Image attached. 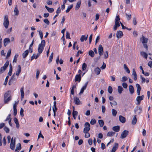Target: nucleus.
Segmentation results:
<instances>
[{"label": "nucleus", "mask_w": 152, "mask_h": 152, "mask_svg": "<svg viewBox=\"0 0 152 152\" xmlns=\"http://www.w3.org/2000/svg\"><path fill=\"white\" fill-rule=\"evenodd\" d=\"M23 89L24 87H22L21 88L20 90L21 94V100H23L24 96V93Z\"/></svg>", "instance_id": "f8f14e48"}, {"label": "nucleus", "mask_w": 152, "mask_h": 152, "mask_svg": "<svg viewBox=\"0 0 152 152\" xmlns=\"http://www.w3.org/2000/svg\"><path fill=\"white\" fill-rule=\"evenodd\" d=\"M81 80V77L80 76V74H79V75H76L75 76V81L77 82L78 81L79 82Z\"/></svg>", "instance_id": "dca6fc26"}, {"label": "nucleus", "mask_w": 152, "mask_h": 152, "mask_svg": "<svg viewBox=\"0 0 152 152\" xmlns=\"http://www.w3.org/2000/svg\"><path fill=\"white\" fill-rule=\"evenodd\" d=\"M136 87L137 88V92L138 96H139L140 94V92L141 89V88L139 84H136Z\"/></svg>", "instance_id": "2eb2a0df"}, {"label": "nucleus", "mask_w": 152, "mask_h": 152, "mask_svg": "<svg viewBox=\"0 0 152 152\" xmlns=\"http://www.w3.org/2000/svg\"><path fill=\"white\" fill-rule=\"evenodd\" d=\"M144 95H142L141 96H137L136 99V100L137 102L136 104L137 105H139L140 103V102L141 100H143L144 98Z\"/></svg>", "instance_id": "423d86ee"}, {"label": "nucleus", "mask_w": 152, "mask_h": 152, "mask_svg": "<svg viewBox=\"0 0 152 152\" xmlns=\"http://www.w3.org/2000/svg\"><path fill=\"white\" fill-rule=\"evenodd\" d=\"M15 138L13 139L12 137L11 139V142L10 144V148L12 150H14L15 149Z\"/></svg>", "instance_id": "20e7f679"}, {"label": "nucleus", "mask_w": 152, "mask_h": 152, "mask_svg": "<svg viewBox=\"0 0 152 152\" xmlns=\"http://www.w3.org/2000/svg\"><path fill=\"white\" fill-rule=\"evenodd\" d=\"M44 22L47 25H48L50 23V22L48 19L45 18L44 20Z\"/></svg>", "instance_id": "052dcab7"}, {"label": "nucleus", "mask_w": 152, "mask_h": 152, "mask_svg": "<svg viewBox=\"0 0 152 152\" xmlns=\"http://www.w3.org/2000/svg\"><path fill=\"white\" fill-rule=\"evenodd\" d=\"M10 42V40L8 38H5L4 40V44L5 46H6L8 43Z\"/></svg>", "instance_id": "412c9836"}, {"label": "nucleus", "mask_w": 152, "mask_h": 152, "mask_svg": "<svg viewBox=\"0 0 152 152\" xmlns=\"http://www.w3.org/2000/svg\"><path fill=\"white\" fill-rule=\"evenodd\" d=\"M45 8L50 13H52L54 11V10L53 8H50L47 7V6H45Z\"/></svg>", "instance_id": "2f4dec72"}, {"label": "nucleus", "mask_w": 152, "mask_h": 152, "mask_svg": "<svg viewBox=\"0 0 152 152\" xmlns=\"http://www.w3.org/2000/svg\"><path fill=\"white\" fill-rule=\"evenodd\" d=\"M19 55L18 53L15 54V55L14 57V59L13 60V62L16 63L17 62V58L18 57Z\"/></svg>", "instance_id": "a18cd8bd"}, {"label": "nucleus", "mask_w": 152, "mask_h": 152, "mask_svg": "<svg viewBox=\"0 0 152 152\" xmlns=\"http://www.w3.org/2000/svg\"><path fill=\"white\" fill-rule=\"evenodd\" d=\"M3 24L5 28L7 29L8 28L9 24V22L8 17L7 15H5L4 16Z\"/></svg>", "instance_id": "7ed1b4c3"}, {"label": "nucleus", "mask_w": 152, "mask_h": 152, "mask_svg": "<svg viewBox=\"0 0 152 152\" xmlns=\"http://www.w3.org/2000/svg\"><path fill=\"white\" fill-rule=\"evenodd\" d=\"M132 75L134 76V80H137V75L134 69H132Z\"/></svg>", "instance_id": "aec40b11"}, {"label": "nucleus", "mask_w": 152, "mask_h": 152, "mask_svg": "<svg viewBox=\"0 0 152 152\" xmlns=\"http://www.w3.org/2000/svg\"><path fill=\"white\" fill-rule=\"evenodd\" d=\"M9 78V77L8 76H6L5 79V80L4 83V85H6L7 83V82H8V80Z\"/></svg>", "instance_id": "13d9d810"}, {"label": "nucleus", "mask_w": 152, "mask_h": 152, "mask_svg": "<svg viewBox=\"0 0 152 152\" xmlns=\"http://www.w3.org/2000/svg\"><path fill=\"white\" fill-rule=\"evenodd\" d=\"M66 39H70V34L68 31L66 32Z\"/></svg>", "instance_id": "bf43d9fd"}, {"label": "nucleus", "mask_w": 152, "mask_h": 152, "mask_svg": "<svg viewBox=\"0 0 152 152\" xmlns=\"http://www.w3.org/2000/svg\"><path fill=\"white\" fill-rule=\"evenodd\" d=\"M118 144L117 143H115L111 151V152H115L118 149Z\"/></svg>", "instance_id": "9b49d317"}, {"label": "nucleus", "mask_w": 152, "mask_h": 152, "mask_svg": "<svg viewBox=\"0 0 152 152\" xmlns=\"http://www.w3.org/2000/svg\"><path fill=\"white\" fill-rule=\"evenodd\" d=\"M11 99V97H7L6 98H4V102L5 104H7L8 102L10 101Z\"/></svg>", "instance_id": "c756f323"}, {"label": "nucleus", "mask_w": 152, "mask_h": 152, "mask_svg": "<svg viewBox=\"0 0 152 152\" xmlns=\"http://www.w3.org/2000/svg\"><path fill=\"white\" fill-rule=\"evenodd\" d=\"M85 127L83 129V132H88L90 130V126L88 122H86L84 124Z\"/></svg>", "instance_id": "39448f33"}, {"label": "nucleus", "mask_w": 152, "mask_h": 152, "mask_svg": "<svg viewBox=\"0 0 152 152\" xmlns=\"http://www.w3.org/2000/svg\"><path fill=\"white\" fill-rule=\"evenodd\" d=\"M120 19L119 18V16H117L116 17L115 20V23L113 27V30L114 31L116 30L117 27L120 26L119 22H121L120 21Z\"/></svg>", "instance_id": "f03ea898"}, {"label": "nucleus", "mask_w": 152, "mask_h": 152, "mask_svg": "<svg viewBox=\"0 0 152 152\" xmlns=\"http://www.w3.org/2000/svg\"><path fill=\"white\" fill-rule=\"evenodd\" d=\"M108 92L110 94H111L113 91V89L110 86H109L108 88Z\"/></svg>", "instance_id": "5fc2aeb1"}, {"label": "nucleus", "mask_w": 152, "mask_h": 152, "mask_svg": "<svg viewBox=\"0 0 152 152\" xmlns=\"http://www.w3.org/2000/svg\"><path fill=\"white\" fill-rule=\"evenodd\" d=\"M10 116H11V114H10L8 115L7 118L5 120V121H11L12 118L10 117Z\"/></svg>", "instance_id": "de8ad7c7"}, {"label": "nucleus", "mask_w": 152, "mask_h": 152, "mask_svg": "<svg viewBox=\"0 0 152 152\" xmlns=\"http://www.w3.org/2000/svg\"><path fill=\"white\" fill-rule=\"evenodd\" d=\"M103 48L101 45H99L98 48V53L100 56L103 54Z\"/></svg>", "instance_id": "1a4fd4ad"}, {"label": "nucleus", "mask_w": 152, "mask_h": 152, "mask_svg": "<svg viewBox=\"0 0 152 152\" xmlns=\"http://www.w3.org/2000/svg\"><path fill=\"white\" fill-rule=\"evenodd\" d=\"M6 68L3 66L1 67L0 69V75L6 69Z\"/></svg>", "instance_id": "09e8293b"}, {"label": "nucleus", "mask_w": 152, "mask_h": 152, "mask_svg": "<svg viewBox=\"0 0 152 152\" xmlns=\"http://www.w3.org/2000/svg\"><path fill=\"white\" fill-rule=\"evenodd\" d=\"M40 73V71L39 69H37V70L36 75V78L37 79L39 77V75Z\"/></svg>", "instance_id": "4d7b16f0"}, {"label": "nucleus", "mask_w": 152, "mask_h": 152, "mask_svg": "<svg viewBox=\"0 0 152 152\" xmlns=\"http://www.w3.org/2000/svg\"><path fill=\"white\" fill-rule=\"evenodd\" d=\"M95 72L97 75H99L101 72V70L100 68L98 67L95 68L94 70Z\"/></svg>", "instance_id": "bb28decb"}, {"label": "nucleus", "mask_w": 152, "mask_h": 152, "mask_svg": "<svg viewBox=\"0 0 152 152\" xmlns=\"http://www.w3.org/2000/svg\"><path fill=\"white\" fill-rule=\"evenodd\" d=\"M83 132L85 133V138H88L90 137V134L88 132Z\"/></svg>", "instance_id": "c03bdc74"}, {"label": "nucleus", "mask_w": 152, "mask_h": 152, "mask_svg": "<svg viewBox=\"0 0 152 152\" xmlns=\"http://www.w3.org/2000/svg\"><path fill=\"white\" fill-rule=\"evenodd\" d=\"M87 65L85 63L83 64L82 66V69L83 70H85L86 68Z\"/></svg>", "instance_id": "8fccbe9b"}, {"label": "nucleus", "mask_w": 152, "mask_h": 152, "mask_svg": "<svg viewBox=\"0 0 152 152\" xmlns=\"http://www.w3.org/2000/svg\"><path fill=\"white\" fill-rule=\"evenodd\" d=\"M96 123V121L95 119H91L90 121V124L91 125H94Z\"/></svg>", "instance_id": "864d4df0"}, {"label": "nucleus", "mask_w": 152, "mask_h": 152, "mask_svg": "<svg viewBox=\"0 0 152 152\" xmlns=\"http://www.w3.org/2000/svg\"><path fill=\"white\" fill-rule=\"evenodd\" d=\"M140 40L142 44L147 43L148 41V39L142 35V36L140 38Z\"/></svg>", "instance_id": "6e6552de"}, {"label": "nucleus", "mask_w": 152, "mask_h": 152, "mask_svg": "<svg viewBox=\"0 0 152 152\" xmlns=\"http://www.w3.org/2000/svg\"><path fill=\"white\" fill-rule=\"evenodd\" d=\"M21 68L20 65H18V68L17 69V71L16 72L15 75L17 76H19V74L21 72Z\"/></svg>", "instance_id": "a211bd4d"}, {"label": "nucleus", "mask_w": 152, "mask_h": 152, "mask_svg": "<svg viewBox=\"0 0 152 152\" xmlns=\"http://www.w3.org/2000/svg\"><path fill=\"white\" fill-rule=\"evenodd\" d=\"M73 4H71L67 8L66 10V13L68 12L70 10L72 9L73 7Z\"/></svg>", "instance_id": "4c0bfd02"}, {"label": "nucleus", "mask_w": 152, "mask_h": 152, "mask_svg": "<svg viewBox=\"0 0 152 152\" xmlns=\"http://www.w3.org/2000/svg\"><path fill=\"white\" fill-rule=\"evenodd\" d=\"M122 86L123 87L125 88H127L128 86L127 84L126 83H123L122 84Z\"/></svg>", "instance_id": "338daca9"}, {"label": "nucleus", "mask_w": 152, "mask_h": 152, "mask_svg": "<svg viewBox=\"0 0 152 152\" xmlns=\"http://www.w3.org/2000/svg\"><path fill=\"white\" fill-rule=\"evenodd\" d=\"M104 58H107L108 57V52L107 51H106L104 54Z\"/></svg>", "instance_id": "603ef678"}, {"label": "nucleus", "mask_w": 152, "mask_h": 152, "mask_svg": "<svg viewBox=\"0 0 152 152\" xmlns=\"http://www.w3.org/2000/svg\"><path fill=\"white\" fill-rule=\"evenodd\" d=\"M14 121L16 124V127L17 129H18L20 126L18 121V119L15 117L14 118Z\"/></svg>", "instance_id": "b1692460"}, {"label": "nucleus", "mask_w": 152, "mask_h": 152, "mask_svg": "<svg viewBox=\"0 0 152 152\" xmlns=\"http://www.w3.org/2000/svg\"><path fill=\"white\" fill-rule=\"evenodd\" d=\"M137 118H136V115H135L134 116L132 121V124H135L137 121Z\"/></svg>", "instance_id": "7c9ffc66"}, {"label": "nucleus", "mask_w": 152, "mask_h": 152, "mask_svg": "<svg viewBox=\"0 0 152 152\" xmlns=\"http://www.w3.org/2000/svg\"><path fill=\"white\" fill-rule=\"evenodd\" d=\"M98 123L100 127H102L103 126L104 122L102 120H99L98 121Z\"/></svg>", "instance_id": "79ce46f5"}, {"label": "nucleus", "mask_w": 152, "mask_h": 152, "mask_svg": "<svg viewBox=\"0 0 152 152\" xmlns=\"http://www.w3.org/2000/svg\"><path fill=\"white\" fill-rule=\"evenodd\" d=\"M24 110L22 108H21L20 110V115L22 117H23L24 116L23 114Z\"/></svg>", "instance_id": "3c124183"}, {"label": "nucleus", "mask_w": 152, "mask_h": 152, "mask_svg": "<svg viewBox=\"0 0 152 152\" xmlns=\"http://www.w3.org/2000/svg\"><path fill=\"white\" fill-rule=\"evenodd\" d=\"M74 102L77 105H79L81 104V103L79 99L77 97H75L74 98Z\"/></svg>", "instance_id": "ddd939ff"}, {"label": "nucleus", "mask_w": 152, "mask_h": 152, "mask_svg": "<svg viewBox=\"0 0 152 152\" xmlns=\"http://www.w3.org/2000/svg\"><path fill=\"white\" fill-rule=\"evenodd\" d=\"M113 130L116 132H118L120 130V127L119 126H114L113 128Z\"/></svg>", "instance_id": "c85d7f7f"}, {"label": "nucleus", "mask_w": 152, "mask_h": 152, "mask_svg": "<svg viewBox=\"0 0 152 152\" xmlns=\"http://www.w3.org/2000/svg\"><path fill=\"white\" fill-rule=\"evenodd\" d=\"M102 111L103 113H104L105 111V107L104 105H102Z\"/></svg>", "instance_id": "0e129e2a"}, {"label": "nucleus", "mask_w": 152, "mask_h": 152, "mask_svg": "<svg viewBox=\"0 0 152 152\" xmlns=\"http://www.w3.org/2000/svg\"><path fill=\"white\" fill-rule=\"evenodd\" d=\"M128 80V78L124 76L122 77V79L121 80V81L123 82L125 81Z\"/></svg>", "instance_id": "e2e57ef3"}, {"label": "nucleus", "mask_w": 152, "mask_h": 152, "mask_svg": "<svg viewBox=\"0 0 152 152\" xmlns=\"http://www.w3.org/2000/svg\"><path fill=\"white\" fill-rule=\"evenodd\" d=\"M9 64V62L8 61H7L5 64H4L3 66L6 69L8 66Z\"/></svg>", "instance_id": "6e6d98bb"}, {"label": "nucleus", "mask_w": 152, "mask_h": 152, "mask_svg": "<svg viewBox=\"0 0 152 152\" xmlns=\"http://www.w3.org/2000/svg\"><path fill=\"white\" fill-rule=\"evenodd\" d=\"M140 55L145 59L147 58L148 55L146 53L144 52H140Z\"/></svg>", "instance_id": "f704fd0d"}, {"label": "nucleus", "mask_w": 152, "mask_h": 152, "mask_svg": "<svg viewBox=\"0 0 152 152\" xmlns=\"http://www.w3.org/2000/svg\"><path fill=\"white\" fill-rule=\"evenodd\" d=\"M4 130L7 133H8L9 132L10 129L9 128L6 126L4 127Z\"/></svg>", "instance_id": "680f3d73"}, {"label": "nucleus", "mask_w": 152, "mask_h": 152, "mask_svg": "<svg viewBox=\"0 0 152 152\" xmlns=\"http://www.w3.org/2000/svg\"><path fill=\"white\" fill-rule=\"evenodd\" d=\"M88 35H87L86 36L85 35H83L81 37L80 39V41L81 42H83L84 40L86 41L88 38Z\"/></svg>", "instance_id": "6ab92c4d"}, {"label": "nucleus", "mask_w": 152, "mask_h": 152, "mask_svg": "<svg viewBox=\"0 0 152 152\" xmlns=\"http://www.w3.org/2000/svg\"><path fill=\"white\" fill-rule=\"evenodd\" d=\"M124 69L128 73H130V71L128 68L127 66L126 65V64H124Z\"/></svg>", "instance_id": "37998d69"}, {"label": "nucleus", "mask_w": 152, "mask_h": 152, "mask_svg": "<svg viewBox=\"0 0 152 152\" xmlns=\"http://www.w3.org/2000/svg\"><path fill=\"white\" fill-rule=\"evenodd\" d=\"M115 134V132H108L107 133V136L108 137H111L112 136H113Z\"/></svg>", "instance_id": "a19ab883"}, {"label": "nucleus", "mask_w": 152, "mask_h": 152, "mask_svg": "<svg viewBox=\"0 0 152 152\" xmlns=\"http://www.w3.org/2000/svg\"><path fill=\"white\" fill-rule=\"evenodd\" d=\"M106 67V64L104 62L103 63V65L101 67V69H104Z\"/></svg>", "instance_id": "69168bd1"}, {"label": "nucleus", "mask_w": 152, "mask_h": 152, "mask_svg": "<svg viewBox=\"0 0 152 152\" xmlns=\"http://www.w3.org/2000/svg\"><path fill=\"white\" fill-rule=\"evenodd\" d=\"M123 32L120 31H118L117 32V33H116V36L118 38L120 39L121 38V37L123 36Z\"/></svg>", "instance_id": "f3484780"}, {"label": "nucleus", "mask_w": 152, "mask_h": 152, "mask_svg": "<svg viewBox=\"0 0 152 152\" xmlns=\"http://www.w3.org/2000/svg\"><path fill=\"white\" fill-rule=\"evenodd\" d=\"M28 53V50L25 51L22 54V56L23 58H25L26 57Z\"/></svg>", "instance_id": "72a5a7b5"}, {"label": "nucleus", "mask_w": 152, "mask_h": 152, "mask_svg": "<svg viewBox=\"0 0 152 152\" xmlns=\"http://www.w3.org/2000/svg\"><path fill=\"white\" fill-rule=\"evenodd\" d=\"M21 144L20 143H18L16 145V148L15 149V151H16L19 150L21 149Z\"/></svg>", "instance_id": "c9c22d12"}, {"label": "nucleus", "mask_w": 152, "mask_h": 152, "mask_svg": "<svg viewBox=\"0 0 152 152\" xmlns=\"http://www.w3.org/2000/svg\"><path fill=\"white\" fill-rule=\"evenodd\" d=\"M119 119L120 121L123 123H124L126 121L125 118L121 115L119 116Z\"/></svg>", "instance_id": "393cba45"}, {"label": "nucleus", "mask_w": 152, "mask_h": 152, "mask_svg": "<svg viewBox=\"0 0 152 152\" xmlns=\"http://www.w3.org/2000/svg\"><path fill=\"white\" fill-rule=\"evenodd\" d=\"M111 112L112 115L113 116L115 117L116 116L117 113V112L115 110L113 109H112L111 110Z\"/></svg>", "instance_id": "e433bc0d"}, {"label": "nucleus", "mask_w": 152, "mask_h": 152, "mask_svg": "<svg viewBox=\"0 0 152 152\" xmlns=\"http://www.w3.org/2000/svg\"><path fill=\"white\" fill-rule=\"evenodd\" d=\"M124 89L121 86H119L118 87V93L121 94L122 92V91H123Z\"/></svg>", "instance_id": "473e14b6"}, {"label": "nucleus", "mask_w": 152, "mask_h": 152, "mask_svg": "<svg viewBox=\"0 0 152 152\" xmlns=\"http://www.w3.org/2000/svg\"><path fill=\"white\" fill-rule=\"evenodd\" d=\"M81 3V0H79L77 3L76 6H75V10H77L80 7V5Z\"/></svg>", "instance_id": "5701e85b"}, {"label": "nucleus", "mask_w": 152, "mask_h": 152, "mask_svg": "<svg viewBox=\"0 0 152 152\" xmlns=\"http://www.w3.org/2000/svg\"><path fill=\"white\" fill-rule=\"evenodd\" d=\"M11 92L10 91H7L6 93L4 94V98H6L7 97H11Z\"/></svg>", "instance_id": "4be33fe9"}, {"label": "nucleus", "mask_w": 152, "mask_h": 152, "mask_svg": "<svg viewBox=\"0 0 152 152\" xmlns=\"http://www.w3.org/2000/svg\"><path fill=\"white\" fill-rule=\"evenodd\" d=\"M134 111L135 113H138L140 114L142 111V108L140 107H137L134 109Z\"/></svg>", "instance_id": "4468645a"}, {"label": "nucleus", "mask_w": 152, "mask_h": 152, "mask_svg": "<svg viewBox=\"0 0 152 152\" xmlns=\"http://www.w3.org/2000/svg\"><path fill=\"white\" fill-rule=\"evenodd\" d=\"M15 74H14L11 77L10 80L13 82L14 81L16 80L18 78V77L15 76Z\"/></svg>", "instance_id": "cd10ccee"}, {"label": "nucleus", "mask_w": 152, "mask_h": 152, "mask_svg": "<svg viewBox=\"0 0 152 152\" xmlns=\"http://www.w3.org/2000/svg\"><path fill=\"white\" fill-rule=\"evenodd\" d=\"M45 43V41L43 40L41 41V43L39 45L38 51L39 53H41L43 51Z\"/></svg>", "instance_id": "f257e3e1"}, {"label": "nucleus", "mask_w": 152, "mask_h": 152, "mask_svg": "<svg viewBox=\"0 0 152 152\" xmlns=\"http://www.w3.org/2000/svg\"><path fill=\"white\" fill-rule=\"evenodd\" d=\"M15 14L16 15H18L19 14V11L17 7H16L14 11Z\"/></svg>", "instance_id": "ea45409f"}, {"label": "nucleus", "mask_w": 152, "mask_h": 152, "mask_svg": "<svg viewBox=\"0 0 152 152\" xmlns=\"http://www.w3.org/2000/svg\"><path fill=\"white\" fill-rule=\"evenodd\" d=\"M11 49H10L8 50V51L7 52V56L6 57V58H8L10 56V55L11 54Z\"/></svg>", "instance_id": "49530a36"}, {"label": "nucleus", "mask_w": 152, "mask_h": 152, "mask_svg": "<svg viewBox=\"0 0 152 152\" xmlns=\"http://www.w3.org/2000/svg\"><path fill=\"white\" fill-rule=\"evenodd\" d=\"M89 55L91 57H93L94 56V53L93 51L90 50L88 53Z\"/></svg>", "instance_id": "58836bf2"}, {"label": "nucleus", "mask_w": 152, "mask_h": 152, "mask_svg": "<svg viewBox=\"0 0 152 152\" xmlns=\"http://www.w3.org/2000/svg\"><path fill=\"white\" fill-rule=\"evenodd\" d=\"M129 133V132L127 130H124L121 133V138L123 139L125 138L127 135Z\"/></svg>", "instance_id": "0eeeda50"}, {"label": "nucleus", "mask_w": 152, "mask_h": 152, "mask_svg": "<svg viewBox=\"0 0 152 152\" xmlns=\"http://www.w3.org/2000/svg\"><path fill=\"white\" fill-rule=\"evenodd\" d=\"M78 114V112L76 111H75L74 110H73V112H72V115L73 116H77Z\"/></svg>", "instance_id": "774afa93"}, {"label": "nucleus", "mask_w": 152, "mask_h": 152, "mask_svg": "<svg viewBox=\"0 0 152 152\" xmlns=\"http://www.w3.org/2000/svg\"><path fill=\"white\" fill-rule=\"evenodd\" d=\"M129 91L131 94H132L134 92V88L132 85H130L129 86Z\"/></svg>", "instance_id": "a878e982"}, {"label": "nucleus", "mask_w": 152, "mask_h": 152, "mask_svg": "<svg viewBox=\"0 0 152 152\" xmlns=\"http://www.w3.org/2000/svg\"><path fill=\"white\" fill-rule=\"evenodd\" d=\"M88 83V82H87L85 84L82 88L81 89L79 93V94H81L83 93L84 90H85L86 88Z\"/></svg>", "instance_id": "9d476101"}]
</instances>
